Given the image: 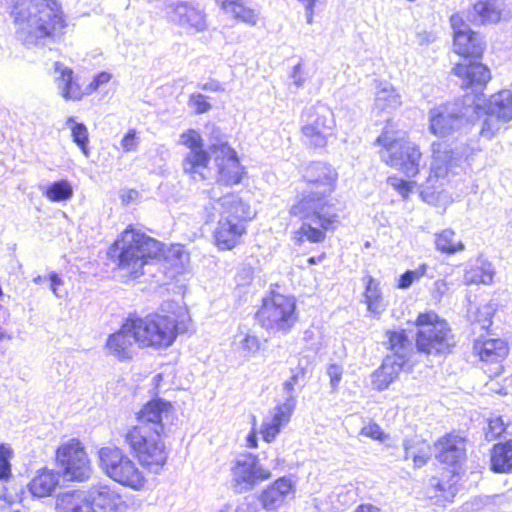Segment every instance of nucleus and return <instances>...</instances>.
<instances>
[{"mask_svg": "<svg viewBox=\"0 0 512 512\" xmlns=\"http://www.w3.org/2000/svg\"><path fill=\"white\" fill-rule=\"evenodd\" d=\"M221 9L248 25L255 26L258 22V14L247 5V0H223Z\"/></svg>", "mask_w": 512, "mask_h": 512, "instance_id": "obj_38", "label": "nucleus"}, {"mask_svg": "<svg viewBox=\"0 0 512 512\" xmlns=\"http://www.w3.org/2000/svg\"><path fill=\"white\" fill-rule=\"evenodd\" d=\"M481 96L465 94L462 98L440 105L430 110V131L440 137L449 135L479 119L483 110Z\"/></svg>", "mask_w": 512, "mask_h": 512, "instance_id": "obj_4", "label": "nucleus"}, {"mask_svg": "<svg viewBox=\"0 0 512 512\" xmlns=\"http://www.w3.org/2000/svg\"><path fill=\"white\" fill-rule=\"evenodd\" d=\"M483 115H486V117L482 123L480 135L484 138L491 139L501 129L504 123L490 113H483Z\"/></svg>", "mask_w": 512, "mask_h": 512, "instance_id": "obj_49", "label": "nucleus"}, {"mask_svg": "<svg viewBox=\"0 0 512 512\" xmlns=\"http://www.w3.org/2000/svg\"><path fill=\"white\" fill-rule=\"evenodd\" d=\"M343 367L339 364H329L326 373L330 379V386L333 392L338 390L343 375Z\"/></svg>", "mask_w": 512, "mask_h": 512, "instance_id": "obj_56", "label": "nucleus"}, {"mask_svg": "<svg viewBox=\"0 0 512 512\" xmlns=\"http://www.w3.org/2000/svg\"><path fill=\"white\" fill-rule=\"evenodd\" d=\"M15 34L27 47L45 46L59 39L67 27L58 0H19L11 11Z\"/></svg>", "mask_w": 512, "mask_h": 512, "instance_id": "obj_1", "label": "nucleus"}, {"mask_svg": "<svg viewBox=\"0 0 512 512\" xmlns=\"http://www.w3.org/2000/svg\"><path fill=\"white\" fill-rule=\"evenodd\" d=\"M54 68L55 72L59 73V76L56 77V84L61 96L66 100H80L83 92L74 76L73 70L60 62H55Z\"/></svg>", "mask_w": 512, "mask_h": 512, "instance_id": "obj_32", "label": "nucleus"}, {"mask_svg": "<svg viewBox=\"0 0 512 512\" xmlns=\"http://www.w3.org/2000/svg\"><path fill=\"white\" fill-rule=\"evenodd\" d=\"M509 351L508 344L500 338L481 337L474 341L473 352L484 362H498L503 360Z\"/></svg>", "mask_w": 512, "mask_h": 512, "instance_id": "obj_28", "label": "nucleus"}, {"mask_svg": "<svg viewBox=\"0 0 512 512\" xmlns=\"http://www.w3.org/2000/svg\"><path fill=\"white\" fill-rule=\"evenodd\" d=\"M160 251L159 241L129 226L110 247L108 254L120 270L136 279L143 274L147 260L156 258Z\"/></svg>", "mask_w": 512, "mask_h": 512, "instance_id": "obj_3", "label": "nucleus"}, {"mask_svg": "<svg viewBox=\"0 0 512 512\" xmlns=\"http://www.w3.org/2000/svg\"><path fill=\"white\" fill-rule=\"evenodd\" d=\"M294 409L295 406H293L291 401L283 402L273 409L271 418L265 419L261 426V434L264 441L270 443L275 440L281 428L290 421Z\"/></svg>", "mask_w": 512, "mask_h": 512, "instance_id": "obj_27", "label": "nucleus"}, {"mask_svg": "<svg viewBox=\"0 0 512 512\" xmlns=\"http://www.w3.org/2000/svg\"><path fill=\"white\" fill-rule=\"evenodd\" d=\"M294 486L289 477H280L261 493L259 501L262 507L268 511L278 509L286 502L289 496L293 495Z\"/></svg>", "mask_w": 512, "mask_h": 512, "instance_id": "obj_25", "label": "nucleus"}, {"mask_svg": "<svg viewBox=\"0 0 512 512\" xmlns=\"http://www.w3.org/2000/svg\"><path fill=\"white\" fill-rule=\"evenodd\" d=\"M504 0H478L473 4L469 16L482 25L496 24L502 18Z\"/></svg>", "mask_w": 512, "mask_h": 512, "instance_id": "obj_30", "label": "nucleus"}, {"mask_svg": "<svg viewBox=\"0 0 512 512\" xmlns=\"http://www.w3.org/2000/svg\"><path fill=\"white\" fill-rule=\"evenodd\" d=\"M168 19L189 33H201L208 29L207 16L198 4L176 1L166 6Z\"/></svg>", "mask_w": 512, "mask_h": 512, "instance_id": "obj_16", "label": "nucleus"}, {"mask_svg": "<svg viewBox=\"0 0 512 512\" xmlns=\"http://www.w3.org/2000/svg\"><path fill=\"white\" fill-rule=\"evenodd\" d=\"M493 277V265L485 260H478V265L466 275L468 282L483 284H490L493 281Z\"/></svg>", "mask_w": 512, "mask_h": 512, "instance_id": "obj_46", "label": "nucleus"}, {"mask_svg": "<svg viewBox=\"0 0 512 512\" xmlns=\"http://www.w3.org/2000/svg\"><path fill=\"white\" fill-rule=\"evenodd\" d=\"M180 143L190 150L182 161L183 171L190 175L199 174L200 178L203 179L200 170L208 166L211 153L203 149V140L200 133L194 129H189L180 135ZM193 177L195 178V176Z\"/></svg>", "mask_w": 512, "mask_h": 512, "instance_id": "obj_17", "label": "nucleus"}, {"mask_svg": "<svg viewBox=\"0 0 512 512\" xmlns=\"http://www.w3.org/2000/svg\"><path fill=\"white\" fill-rule=\"evenodd\" d=\"M290 78L297 89L303 86L305 79L302 77V64L300 62L293 67Z\"/></svg>", "mask_w": 512, "mask_h": 512, "instance_id": "obj_63", "label": "nucleus"}, {"mask_svg": "<svg viewBox=\"0 0 512 512\" xmlns=\"http://www.w3.org/2000/svg\"><path fill=\"white\" fill-rule=\"evenodd\" d=\"M162 434L151 433L143 427H131L124 434L125 443L150 472L159 473L165 465L168 453L161 440Z\"/></svg>", "mask_w": 512, "mask_h": 512, "instance_id": "obj_7", "label": "nucleus"}, {"mask_svg": "<svg viewBox=\"0 0 512 512\" xmlns=\"http://www.w3.org/2000/svg\"><path fill=\"white\" fill-rule=\"evenodd\" d=\"M57 462L67 481L83 482L90 478L92 467L78 439H71L57 449Z\"/></svg>", "mask_w": 512, "mask_h": 512, "instance_id": "obj_13", "label": "nucleus"}, {"mask_svg": "<svg viewBox=\"0 0 512 512\" xmlns=\"http://www.w3.org/2000/svg\"><path fill=\"white\" fill-rule=\"evenodd\" d=\"M245 233V224L220 217L214 231L215 244L221 250H231L240 242Z\"/></svg>", "mask_w": 512, "mask_h": 512, "instance_id": "obj_26", "label": "nucleus"}, {"mask_svg": "<svg viewBox=\"0 0 512 512\" xmlns=\"http://www.w3.org/2000/svg\"><path fill=\"white\" fill-rule=\"evenodd\" d=\"M57 512H95L87 490H70L57 495Z\"/></svg>", "mask_w": 512, "mask_h": 512, "instance_id": "obj_29", "label": "nucleus"}, {"mask_svg": "<svg viewBox=\"0 0 512 512\" xmlns=\"http://www.w3.org/2000/svg\"><path fill=\"white\" fill-rule=\"evenodd\" d=\"M126 329L133 330V339L140 347L167 348L177 337V319L169 315L150 313L141 316L130 313Z\"/></svg>", "mask_w": 512, "mask_h": 512, "instance_id": "obj_5", "label": "nucleus"}, {"mask_svg": "<svg viewBox=\"0 0 512 512\" xmlns=\"http://www.w3.org/2000/svg\"><path fill=\"white\" fill-rule=\"evenodd\" d=\"M449 476L447 480L432 478L430 480V485L435 489V491H439L441 493V497L445 500L451 501L453 497L457 493V483L460 479L459 471H449Z\"/></svg>", "mask_w": 512, "mask_h": 512, "instance_id": "obj_45", "label": "nucleus"}, {"mask_svg": "<svg viewBox=\"0 0 512 512\" xmlns=\"http://www.w3.org/2000/svg\"><path fill=\"white\" fill-rule=\"evenodd\" d=\"M218 167V182L225 186L239 184L244 175L236 151L226 141L216 140L209 146Z\"/></svg>", "mask_w": 512, "mask_h": 512, "instance_id": "obj_14", "label": "nucleus"}, {"mask_svg": "<svg viewBox=\"0 0 512 512\" xmlns=\"http://www.w3.org/2000/svg\"><path fill=\"white\" fill-rule=\"evenodd\" d=\"M188 106L192 108L196 114L207 113L212 108L208 97L201 93H192L188 99Z\"/></svg>", "mask_w": 512, "mask_h": 512, "instance_id": "obj_52", "label": "nucleus"}, {"mask_svg": "<svg viewBox=\"0 0 512 512\" xmlns=\"http://www.w3.org/2000/svg\"><path fill=\"white\" fill-rule=\"evenodd\" d=\"M303 178L308 184L306 189H313L330 197L336 188L338 173L332 165L317 161L305 168Z\"/></svg>", "mask_w": 512, "mask_h": 512, "instance_id": "obj_18", "label": "nucleus"}, {"mask_svg": "<svg viewBox=\"0 0 512 512\" xmlns=\"http://www.w3.org/2000/svg\"><path fill=\"white\" fill-rule=\"evenodd\" d=\"M259 499L250 496L245 497L244 500L236 507L235 512H257Z\"/></svg>", "mask_w": 512, "mask_h": 512, "instance_id": "obj_59", "label": "nucleus"}, {"mask_svg": "<svg viewBox=\"0 0 512 512\" xmlns=\"http://www.w3.org/2000/svg\"><path fill=\"white\" fill-rule=\"evenodd\" d=\"M92 507L103 512H124L125 501L121 495L110 485L99 483L87 490Z\"/></svg>", "mask_w": 512, "mask_h": 512, "instance_id": "obj_23", "label": "nucleus"}, {"mask_svg": "<svg viewBox=\"0 0 512 512\" xmlns=\"http://www.w3.org/2000/svg\"><path fill=\"white\" fill-rule=\"evenodd\" d=\"M256 318L263 328L287 334L298 320L294 297L272 292L263 299Z\"/></svg>", "mask_w": 512, "mask_h": 512, "instance_id": "obj_11", "label": "nucleus"}, {"mask_svg": "<svg viewBox=\"0 0 512 512\" xmlns=\"http://www.w3.org/2000/svg\"><path fill=\"white\" fill-rule=\"evenodd\" d=\"M490 467L495 473L512 472V440L499 442L493 446Z\"/></svg>", "mask_w": 512, "mask_h": 512, "instance_id": "obj_36", "label": "nucleus"}, {"mask_svg": "<svg viewBox=\"0 0 512 512\" xmlns=\"http://www.w3.org/2000/svg\"><path fill=\"white\" fill-rule=\"evenodd\" d=\"M435 247L438 251L452 255L464 250L465 246L452 229H444L435 235Z\"/></svg>", "mask_w": 512, "mask_h": 512, "instance_id": "obj_42", "label": "nucleus"}, {"mask_svg": "<svg viewBox=\"0 0 512 512\" xmlns=\"http://www.w3.org/2000/svg\"><path fill=\"white\" fill-rule=\"evenodd\" d=\"M60 482V474L44 469L29 483V490L35 497L42 498L52 494Z\"/></svg>", "mask_w": 512, "mask_h": 512, "instance_id": "obj_33", "label": "nucleus"}, {"mask_svg": "<svg viewBox=\"0 0 512 512\" xmlns=\"http://www.w3.org/2000/svg\"><path fill=\"white\" fill-rule=\"evenodd\" d=\"M308 360L305 358H301L298 361V364L290 369V377L283 383V390L285 393V401L284 402H292L293 406H296V396L294 393L295 386L303 387L307 381V373H308Z\"/></svg>", "mask_w": 512, "mask_h": 512, "instance_id": "obj_37", "label": "nucleus"}, {"mask_svg": "<svg viewBox=\"0 0 512 512\" xmlns=\"http://www.w3.org/2000/svg\"><path fill=\"white\" fill-rule=\"evenodd\" d=\"M376 143L382 146L380 158L387 165L401 170L409 178L420 172L422 154L414 143L395 139L388 132L379 135Z\"/></svg>", "mask_w": 512, "mask_h": 512, "instance_id": "obj_10", "label": "nucleus"}, {"mask_svg": "<svg viewBox=\"0 0 512 512\" xmlns=\"http://www.w3.org/2000/svg\"><path fill=\"white\" fill-rule=\"evenodd\" d=\"M111 74L108 72L98 73L89 84L90 91L97 90L101 85L106 84L110 81Z\"/></svg>", "mask_w": 512, "mask_h": 512, "instance_id": "obj_62", "label": "nucleus"}, {"mask_svg": "<svg viewBox=\"0 0 512 512\" xmlns=\"http://www.w3.org/2000/svg\"><path fill=\"white\" fill-rule=\"evenodd\" d=\"M372 384L373 387L378 391H383L389 387V385L394 382V380H390L387 372L384 371V368L380 366L375 372H373L372 376Z\"/></svg>", "mask_w": 512, "mask_h": 512, "instance_id": "obj_55", "label": "nucleus"}, {"mask_svg": "<svg viewBox=\"0 0 512 512\" xmlns=\"http://www.w3.org/2000/svg\"><path fill=\"white\" fill-rule=\"evenodd\" d=\"M408 361H401L395 356L386 355L382 362L384 371L387 372L390 380H396Z\"/></svg>", "mask_w": 512, "mask_h": 512, "instance_id": "obj_50", "label": "nucleus"}, {"mask_svg": "<svg viewBox=\"0 0 512 512\" xmlns=\"http://www.w3.org/2000/svg\"><path fill=\"white\" fill-rule=\"evenodd\" d=\"M506 431V424L501 416L493 417L488 420V425L485 430V439L493 441L500 437Z\"/></svg>", "mask_w": 512, "mask_h": 512, "instance_id": "obj_51", "label": "nucleus"}, {"mask_svg": "<svg viewBox=\"0 0 512 512\" xmlns=\"http://www.w3.org/2000/svg\"><path fill=\"white\" fill-rule=\"evenodd\" d=\"M137 145L138 138L136 136V131L131 129L123 136L121 146L125 152H130L136 150Z\"/></svg>", "mask_w": 512, "mask_h": 512, "instance_id": "obj_58", "label": "nucleus"}, {"mask_svg": "<svg viewBox=\"0 0 512 512\" xmlns=\"http://www.w3.org/2000/svg\"><path fill=\"white\" fill-rule=\"evenodd\" d=\"M48 278L50 281V288L53 294L58 298H62L65 295V291H62L60 289V287L63 285V280L56 272L49 273Z\"/></svg>", "mask_w": 512, "mask_h": 512, "instance_id": "obj_60", "label": "nucleus"}, {"mask_svg": "<svg viewBox=\"0 0 512 512\" xmlns=\"http://www.w3.org/2000/svg\"><path fill=\"white\" fill-rule=\"evenodd\" d=\"M435 457L440 463L449 466L451 470L459 471L466 460L464 439L453 434L441 437L435 443Z\"/></svg>", "mask_w": 512, "mask_h": 512, "instance_id": "obj_19", "label": "nucleus"}, {"mask_svg": "<svg viewBox=\"0 0 512 512\" xmlns=\"http://www.w3.org/2000/svg\"><path fill=\"white\" fill-rule=\"evenodd\" d=\"M289 213L300 220H311L324 229H335L339 223L335 206L329 196L313 189H305L290 207Z\"/></svg>", "mask_w": 512, "mask_h": 512, "instance_id": "obj_8", "label": "nucleus"}, {"mask_svg": "<svg viewBox=\"0 0 512 512\" xmlns=\"http://www.w3.org/2000/svg\"><path fill=\"white\" fill-rule=\"evenodd\" d=\"M401 105L400 95L389 83L384 85L377 91L374 106L381 112H392Z\"/></svg>", "mask_w": 512, "mask_h": 512, "instance_id": "obj_40", "label": "nucleus"}, {"mask_svg": "<svg viewBox=\"0 0 512 512\" xmlns=\"http://www.w3.org/2000/svg\"><path fill=\"white\" fill-rule=\"evenodd\" d=\"M301 131L305 142L314 148H323L335 127L331 109L321 103L304 109L301 115Z\"/></svg>", "mask_w": 512, "mask_h": 512, "instance_id": "obj_12", "label": "nucleus"}, {"mask_svg": "<svg viewBox=\"0 0 512 512\" xmlns=\"http://www.w3.org/2000/svg\"><path fill=\"white\" fill-rule=\"evenodd\" d=\"M472 92L470 94H476L481 96V107L482 111L479 113V117L483 115V113H490L491 115L496 116L498 119L502 120L503 123H508L512 120V92L511 90L504 89L490 96L489 100L486 103L484 99V95L481 91L484 89H474L471 88Z\"/></svg>", "mask_w": 512, "mask_h": 512, "instance_id": "obj_22", "label": "nucleus"}, {"mask_svg": "<svg viewBox=\"0 0 512 512\" xmlns=\"http://www.w3.org/2000/svg\"><path fill=\"white\" fill-rule=\"evenodd\" d=\"M365 284L364 298L369 312L380 315L385 310V304L379 282L370 275L363 277Z\"/></svg>", "mask_w": 512, "mask_h": 512, "instance_id": "obj_39", "label": "nucleus"}, {"mask_svg": "<svg viewBox=\"0 0 512 512\" xmlns=\"http://www.w3.org/2000/svg\"><path fill=\"white\" fill-rule=\"evenodd\" d=\"M126 319L121 328L108 336L105 347L108 354L117 358L121 362L132 359L133 345L137 343L133 339V330L126 329Z\"/></svg>", "mask_w": 512, "mask_h": 512, "instance_id": "obj_24", "label": "nucleus"}, {"mask_svg": "<svg viewBox=\"0 0 512 512\" xmlns=\"http://www.w3.org/2000/svg\"><path fill=\"white\" fill-rule=\"evenodd\" d=\"M302 225L295 232V239L298 243L307 240L311 243H320L325 240V232L330 229H324L311 220H301Z\"/></svg>", "mask_w": 512, "mask_h": 512, "instance_id": "obj_43", "label": "nucleus"}, {"mask_svg": "<svg viewBox=\"0 0 512 512\" xmlns=\"http://www.w3.org/2000/svg\"><path fill=\"white\" fill-rule=\"evenodd\" d=\"M495 311V305L492 303L486 304L478 309L476 323L480 325L481 329L487 330L491 326Z\"/></svg>", "mask_w": 512, "mask_h": 512, "instance_id": "obj_53", "label": "nucleus"}, {"mask_svg": "<svg viewBox=\"0 0 512 512\" xmlns=\"http://www.w3.org/2000/svg\"><path fill=\"white\" fill-rule=\"evenodd\" d=\"M403 450L404 459L412 458L415 468H421L426 465L431 456L429 444L418 437L404 439Z\"/></svg>", "mask_w": 512, "mask_h": 512, "instance_id": "obj_34", "label": "nucleus"}, {"mask_svg": "<svg viewBox=\"0 0 512 512\" xmlns=\"http://www.w3.org/2000/svg\"><path fill=\"white\" fill-rule=\"evenodd\" d=\"M428 266L426 264H421L418 268L414 270H407L403 274L400 275L398 279L397 287L399 289H408L412 286L415 281H418L422 278L427 271Z\"/></svg>", "mask_w": 512, "mask_h": 512, "instance_id": "obj_48", "label": "nucleus"}, {"mask_svg": "<svg viewBox=\"0 0 512 512\" xmlns=\"http://www.w3.org/2000/svg\"><path fill=\"white\" fill-rule=\"evenodd\" d=\"M65 126L71 131V138L73 143L81 150L84 156L89 157V132L86 125L82 122H77L74 116H69L65 121Z\"/></svg>", "mask_w": 512, "mask_h": 512, "instance_id": "obj_41", "label": "nucleus"}, {"mask_svg": "<svg viewBox=\"0 0 512 512\" xmlns=\"http://www.w3.org/2000/svg\"><path fill=\"white\" fill-rule=\"evenodd\" d=\"M98 456L100 467L110 479L134 490L144 486L145 477L142 471L119 447H102L98 451Z\"/></svg>", "mask_w": 512, "mask_h": 512, "instance_id": "obj_9", "label": "nucleus"}, {"mask_svg": "<svg viewBox=\"0 0 512 512\" xmlns=\"http://www.w3.org/2000/svg\"><path fill=\"white\" fill-rule=\"evenodd\" d=\"M207 194L210 200H215L220 206L221 218L232 219L235 222L244 224L245 222L252 220L256 215V212L251 208V206L235 194H227L221 197L215 188L207 191Z\"/></svg>", "mask_w": 512, "mask_h": 512, "instance_id": "obj_21", "label": "nucleus"}, {"mask_svg": "<svg viewBox=\"0 0 512 512\" xmlns=\"http://www.w3.org/2000/svg\"><path fill=\"white\" fill-rule=\"evenodd\" d=\"M453 30L454 51L463 57L452 72L462 78V85L466 88L482 89L491 79L489 68L472 58H481L484 51L482 36L473 31L459 14L450 17Z\"/></svg>", "mask_w": 512, "mask_h": 512, "instance_id": "obj_2", "label": "nucleus"}, {"mask_svg": "<svg viewBox=\"0 0 512 512\" xmlns=\"http://www.w3.org/2000/svg\"><path fill=\"white\" fill-rule=\"evenodd\" d=\"M388 184L393 187L404 199L408 198L412 191V184L404 179L392 176L387 180Z\"/></svg>", "mask_w": 512, "mask_h": 512, "instance_id": "obj_57", "label": "nucleus"}, {"mask_svg": "<svg viewBox=\"0 0 512 512\" xmlns=\"http://www.w3.org/2000/svg\"><path fill=\"white\" fill-rule=\"evenodd\" d=\"M73 187L66 179L54 181L49 184L43 195L52 202H64L72 198Z\"/></svg>", "mask_w": 512, "mask_h": 512, "instance_id": "obj_44", "label": "nucleus"}, {"mask_svg": "<svg viewBox=\"0 0 512 512\" xmlns=\"http://www.w3.org/2000/svg\"><path fill=\"white\" fill-rule=\"evenodd\" d=\"M240 347L245 355H254L261 348V342L256 335L246 334L240 341Z\"/></svg>", "mask_w": 512, "mask_h": 512, "instance_id": "obj_54", "label": "nucleus"}, {"mask_svg": "<svg viewBox=\"0 0 512 512\" xmlns=\"http://www.w3.org/2000/svg\"><path fill=\"white\" fill-rule=\"evenodd\" d=\"M232 477L235 490L242 493L252 490L259 482L269 479L271 472L259 464L256 455L245 453L235 459Z\"/></svg>", "mask_w": 512, "mask_h": 512, "instance_id": "obj_15", "label": "nucleus"}, {"mask_svg": "<svg viewBox=\"0 0 512 512\" xmlns=\"http://www.w3.org/2000/svg\"><path fill=\"white\" fill-rule=\"evenodd\" d=\"M172 405L170 402L156 398L146 403L137 414L138 424L134 427H143L151 433L162 434L164 431L163 420L168 419Z\"/></svg>", "mask_w": 512, "mask_h": 512, "instance_id": "obj_20", "label": "nucleus"}, {"mask_svg": "<svg viewBox=\"0 0 512 512\" xmlns=\"http://www.w3.org/2000/svg\"><path fill=\"white\" fill-rule=\"evenodd\" d=\"M433 160L430 167V173L433 174L436 178L444 177L449 170L452 169L456 162L459 160L457 157H454V151L448 150L445 146L443 150H441V143H433Z\"/></svg>", "mask_w": 512, "mask_h": 512, "instance_id": "obj_35", "label": "nucleus"}, {"mask_svg": "<svg viewBox=\"0 0 512 512\" xmlns=\"http://www.w3.org/2000/svg\"><path fill=\"white\" fill-rule=\"evenodd\" d=\"M361 435L370 437L375 440H381L384 432L381 427L376 423H371L361 429Z\"/></svg>", "mask_w": 512, "mask_h": 512, "instance_id": "obj_61", "label": "nucleus"}, {"mask_svg": "<svg viewBox=\"0 0 512 512\" xmlns=\"http://www.w3.org/2000/svg\"><path fill=\"white\" fill-rule=\"evenodd\" d=\"M11 456L12 450L10 447L0 444V499H6L4 482H7L11 477Z\"/></svg>", "mask_w": 512, "mask_h": 512, "instance_id": "obj_47", "label": "nucleus"}, {"mask_svg": "<svg viewBox=\"0 0 512 512\" xmlns=\"http://www.w3.org/2000/svg\"><path fill=\"white\" fill-rule=\"evenodd\" d=\"M385 348L391 351L390 356H395L401 361H409L413 354V343L404 329L387 330L385 333Z\"/></svg>", "mask_w": 512, "mask_h": 512, "instance_id": "obj_31", "label": "nucleus"}, {"mask_svg": "<svg viewBox=\"0 0 512 512\" xmlns=\"http://www.w3.org/2000/svg\"><path fill=\"white\" fill-rule=\"evenodd\" d=\"M253 269L249 266L240 268L237 272L236 279L239 285H244L252 280Z\"/></svg>", "mask_w": 512, "mask_h": 512, "instance_id": "obj_64", "label": "nucleus"}, {"mask_svg": "<svg viewBox=\"0 0 512 512\" xmlns=\"http://www.w3.org/2000/svg\"><path fill=\"white\" fill-rule=\"evenodd\" d=\"M415 325L417 327L415 346L419 353L443 355L449 353L455 346L449 324L434 311L419 313Z\"/></svg>", "mask_w": 512, "mask_h": 512, "instance_id": "obj_6", "label": "nucleus"}]
</instances>
